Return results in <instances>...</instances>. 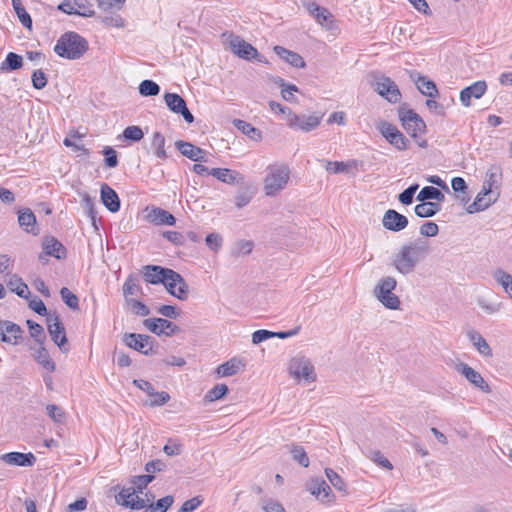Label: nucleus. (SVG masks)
Listing matches in <instances>:
<instances>
[{"instance_id": "1", "label": "nucleus", "mask_w": 512, "mask_h": 512, "mask_svg": "<svg viewBox=\"0 0 512 512\" xmlns=\"http://www.w3.org/2000/svg\"><path fill=\"white\" fill-rule=\"evenodd\" d=\"M143 278L150 284H163L169 294L179 300H186L189 286L176 271L159 265H145L142 268Z\"/></svg>"}, {"instance_id": "2", "label": "nucleus", "mask_w": 512, "mask_h": 512, "mask_svg": "<svg viewBox=\"0 0 512 512\" xmlns=\"http://www.w3.org/2000/svg\"><path fill=\"white\" fill-rule=\"evenodd\" d=\"M429 252L428 242L423 238H418L401 246L393 256V266L403 275L410 274Z\"/></svg>"}, {"instance_id": "3", "label": "nucleus", "mask_w": 512, "mask_h": 512, "mask_svg": "<svg viewBox=\"0 0 512 512\" xmlns=\"http://www.w3.org/2000/svg\"><path fill=\"white\" fill-rule=\"evenodd\" d=\"M88 41L74 31L63 33L54 46V52L68 60L80 59L88 50Z\"/></svg>"}, {"instance_id": "4", "label": "nucleus", "mask_w": 512, "mask_h": 512, "mask_svg": "<svg viewBox=\"0 0 512 512\" xmlns=\"http://www.w3.org/2000/svg\"><path fill=\"white\" fill-rule=\"evenodd\" d=\"M398 116L403 128L416 141L421 148L427 147V141L421 138L426 132V124L424 120L413 110L405 106L398 109Z\"/></svg>"}, {"instance_id": "5", "label": "nucleus", "mask_w": 512, "mask_h": 512, "mask_svg": "<svg viewBox=\"0 0 512 512\" xmlns=\"http://www.w3.org/2000/svg\"><path fill=\"white\" fill-rule=\"evenodd\" d=\"M290 179V169L286 164H275L267 167L264 178V192L267 196H276L282 191Z\"/></svg>"}, {"instance_id": "6", "label": "nucleus", "mask_w": 512, "mask_h": 512, "mask_svg": "<svg viewBox=\"0 0 512 512\" xmlns=\"http://www.w3.org/2000/svg\"><path fill=\"white\" fill-rule=\"evenodd\" d=\"M397 286V281L392 276H386L379 280L374 289V296L386 308L396 310L400 306L399 297L393 293Z\"/></svg>"}, {"instance_id": "7", "label": "nucleus", "mask_w": 512, "mask_h": 512, "mask_svg": "<svg viewBox=\"0 0 512 512\" xmlns=\"http://www.w3.org/2000/svg\"><path fill=\"white\" fill-rule=\"evenodd\" d=\"M289 373L298 381L304 380L311 383L316 380V373L312 362L304 357L297 356L291 359L289 364Z\"/></svg>"}, {"instance_id": "8", "label": "nucleus", "mask_w": 512, "mask_h": 512, "mask_svg": "<svg viewBox=\"0 0 512 512\" xmlns=\"http://www.w3.org/2000/svg\"><path fill=\"white\" fill-rule=\"evenodd\" d=\"M373 89L390 103H398L401 99V92L396 83L384 75L374 77Z\"/></svg>"}, {"instance_id": "9", "label": "nucleus", "mask_w": 512, "mask_h": 512, "mask_svg": "<svg viewBox=\"0 0 512 512\" xmlns=\"http://www.w3.org/2000/svg\"><path fill=\"white\" fill-rule=\"evenodd\" d=\"M57 9L67 15H77L84 18L95 16L94 5L90 0H63Z\"/></svg>"}, {"instance_id": "10", "label": "nucleus", "mask_w": 512, "mask_h": 512, "mask_svg": "<svg viewBox=\"0 0 512 512\" xmlns=\"http://www.w3.org/2000/svg\"><path fill=\"white\" fill-rule=\"evenodd\" d=\"M47 328L52 341L63 353H67L69 351L68 340L65 328L58 315H47Z\"/></svg>"}, {"instance_id": "11", "label": "nucleus", "mask_w": 512, "mask_h": 512, "mask_svg": "<svg viewBox=\"0 0 512 512\" xmlns=\"http://www.w3.org/2000/svg\"><path fill=\"white\" fill-rule=\"evenodd\" d=\"M321 116L316 115H297L292 110H288L286 116L287 125L294 130L309 132L317 128L321 123Z\"/></svg>"}, {"instance_id": "12", "label": "nucleus", "mask_w": 512, "mask_h": 512, "mask_svg": "<svg viewBox=\"0 0 512 512\" xmlns=\"http://www.w3.org/2000/svg\"><path fill=\"white\" fill-rule=\"evenodd\" d=\"M378 129L381 135L397 150L403 151L407 149L409 140L395 125L383 121L378 126Z\"/></svg>"}, {"instance_id": "13", "label": "nucleus", "mask_w": 512, "mask_h": 512, "mask_svg": "<svg viewBox=\"0 0 512 512\" xmlns=\"http://www.w3.org/2000/svg\"><path fill=\"white\" fill-rule=\"evenodd\" d=\"M124 343L144 355H152L153 354V343L154 339L145 334L138 333H127L123 338Z\"/></svg>"}, {"instance_id": "14", "label": "nucleus", "mask_w": 512, "mask_h": 512, "mask_svg": "<svg viewBox=\"0 0 512 512\" xmlns=\"http://www.w3.org/2000/svg\"><path fill=\"white\" fill-rule=\"evenodd\" d=\"M143 325L158 336L170 337L180 331L176 324L164 318H148L143 321Z\"/></svg>"}, {"instance_id": "15", "label": "nucleus", "mask_w": 512, "mask_h": 512, "mask_svg": "<svg viewBox=\"0 0 512 512\" xmlns=\"http://www.w3.org/2000/svg\"><path fill=\"white\" fill-rule=\"evenodd\" d=\"M135 488H122L115 496V502L118 505L130 508L132 510H141L146 507V500L137 495Z\"/></svg>"}, {"instance_id": "16", "label": "nucleus", "mask_w": 512, "mask_h": 512, "mask_svg": "<svg viewBox=\"0 0 512 512\" xmlns=\"http://www.w3.org/2000/svg\"><path fill=\"white\" fill-rule=\"evenodd\" d=\"M164 101L170 111L182 115L183 119L191 124L194 122V116L187 108L186 101L177 93H165Z\"/></svg>"}, {"instance_id": "17", "label": "nucleus", "mask_w": 512, "mask_h": 512, "mask_svg": "<svg viewBox=\"0 0 512 512\" xmlns=\"http://www.w3.org/2000/svg\"><path fill=\"white\" fill-rule=\"evenodd\" d=\"M231 47L233 52L242 59H255L257 62L264 61V56L259 54L255 47L243 39H240L239 37L231 41Z\"/></svg>"}, {"instance_id": "18", "label": "nucleus", "mask_w": 512, "mask_h": 512, "mask_svg": "<svg viewBox=\"0 0 512 512\" xmlns=\"http://www.w3.org/2000/svg\"><path fill=\"white\" fill-rule=\"evenodd\" d=\"M456 370L463 375L471 384L479 388L484 393H490L491 389L481 374L466 363H460Z\"/></svg>"}, {"instance_id": "19", "label": "nucleus", "mask_w": 512, "mask_h": 512, "mask_svg": "<svg viewBox=\"0 0 512 512\" xmlns=\"http://www.w3.org/2000/svg\"><path fill=\"white\" fill-rule=\"evenodd\" d=\"M408 223L407 217L394 209H388L382 218L384 228L393 232H399L405 229L408 226Z\"/></svg>"}, {"instance_id": "20", "label": "nucleus", "mask_w": 512, "mask_h": 512, "mask_svg": "<svg viewBox=\"0 0 512 512\" xmlns=\"http://www.w3.org/2000/svg\"><path fill=\"white\" fill-rule=\"evenodd\" d=\"M147 214L145 216L146 220L152 224L161 226L168 225L173 226L176 223V218L167 210L152 207L151 209H146Z\"/></svg>"}, {"instance_id": "21", "label": "nucleus", "mask_w": 512, "mask_h": 512, "mask_svg": "<svg viewBox=\"0 0 512 512\" xmlns=\"http://www.w3.org/2000/svg\"><path fill=\"white\" fill-rule=\"evenodd\" d=\"M0 460L8 465L31 467L36 462V457L33 453L9 452L1 455Z\"/></svg>"}, {"instance_id": "22", "label": "nucleus", "mask_w": 512, "mask_h": 512, "mask_svg": "<svg viewBox=\"0 0 512 512\" xmlns=\"http://www.w3.org/2000/svg\"><path fill=\"white\" fill-rule=\"evenodd\" d=\"M487 90V84L485 81H477L472 85L465 87L460 92V101L463 106L469 107L471 105V99L481 98Z\"/></svg>"}, {"instance_id": "23", "label": "nucleus", "mask_w": 512, "mask_h": 512, "mask_svg": "<svg viewBox=\"0 0 512 512\" xmlns=\"http://www.w3.org/2000/svg\"><path fill=\"white\" fill-rule=\"evenodd\" d=\"M22 329L19 325L11 321H3L0 330V340L2 342L17 345L22 338Z\"/></svg>"}, {"instance_id": "24", "label": "nucleus", "mask_w": 512, "mask_h": 512, "mask_svg": "<svg viewBox=\"0 0 512 512\" xmlns=\"http://www.w3.org/2000/svg\"><path fill=\"white\" fill-rule=\"evenodd\" d=\"M175 146L183 156L189 158L194 162L207 161V159L205 158L206 151H204L200 147L193 145L190 142L178 140L176 141Z\"/></svg>"}, {"instance_id": "25", "label": "nucleus", "mask_w": 512, "mask_h": 512, "mask_svg": "<svg viewBox=\"0 0 512 512\" xmlns=\"http://www.w3.org/2000/svg\"><path fill=\"white\" fill-rule=\"evenodd\" d=\"M100 193L103 205L112 213L118 212L120 209V199L116 191L104 183L101 185Z\"/></svg>"}, {"instance_id": "26", "label": "nucleus", "mask_w": 512, "mask_h": 512, "mask_svg": "<svg viewBox=\"0 0 512 512\" xmlns=\"http://www.w3.org/2000/svg\"><path fill=\"white\" fill-rule=\"evenodd\" d=\"M42 248L46 251L50 257L56 259H65L67 256V249L65 246L55 237H46L42 242Z\"/></svg>"}, {"instance_id": "27", "label": "nucleus", "mask_w": 512, "mask_h": 512, "mask_svg": "<svg viewBox=\"0 0 512 512\" xmlns=\"http://www.w3.org/2000/svg\"><path fill=\"white\" fill-rule=\"evenodd\" d=\"M502 167L499 164H492L487 172L483 184L485 193H492L493 188L498 187L502 180Z\"/></svg>"}, {"instance_id": "28", "label": "nucleus", "mask_w": 512, "mask_h": 512, "mask_svg": "<svg viewBox=\"0 0 512 512\" xmlns=\"http://www.w3.org/2000/svg\"><path fill=\"white\" fill-rule=\"evenodd\" d=\"M18 223L28 233L38 234L36 228V217L31 209L26 208L18 211Z\"/></svg>"}, {"instance_id": "29", "label": "nucleus", "mask_w": 512, "mask_h": 512, "mask_svg": "<svg viewBox=\"0 0 512 512\" xmlns=\"http://www.w3.org/2000/svg\"><path fill=\"white\" fill-rule=\"evenodd\" d=\"M490 194L491 193H485L484 187H482V190L477 194L474 202L467 207V212L473 214L487 209L496 201V198H491Z\"/></svg>"}, {"instance_id": "30", "label": "nucleus", "mask_w": 512, "mask_h": 512, "mask_svg": "<svg viewBox=\"0 0 512 512\" xmlns=\"http://www.w3.org/2000/svg\"><path fill=\"white\" fill-rule=\"evenodd\" d=\"M274 51L281 59L285 60L293 67L303 68L306 65L304 59L296 52L290 51L281 46H275Z\"/></svg>"}, {"instance_id": "31", "label": "nucleus", "mask_w": 512, "mask_h": 512, "mask_svg": "<svg viewBox=\"0 0 512 512\" xmlns=\"http://www.w3.org/2000/svg\"><path fill=\"white\" fill-rule=\"evenodd\" d=\"M469 340L472 342L473 346L476 350L485 357L492 356V349L487 343V341L482 337L480 333L475 330H470L467 333Z\"/></svg>"}, {"instance_id": "32", "label": "nucleus", "mask_w": 512, "mask_h": 512, "mask_svg": "<svg viewBox=\"0 0 512 512\" xmlns=\"http://www.w3.org/2000/svg\"><path fill=\"white\" fill-rule=\"evenodd\" d=\"M209 175L214 176L216 179L226 184H234L238 182L239 177L240 179H243L238 172L228 168H212Z\"/></svg>"}, {"instance_id": "33", "label": "nucleus", "mask_w": 512, "mask_h": 512, "mask_svg": "<svg viewBox=\"0 0 512 512\" xmlns=\"http://www.w3.org/2000/svg\"><path fill=\"white\" fill-rule=\"evenodd\" d=\"M7 286L11 292H14L21 298L28 299L30 296V291L27 284L24 283L22 278L16 274L10 276L9 280L7 281Z\"/></svg>"}, {"instance_id": "34", "label": "nucleus", "mask_w": 512, "mask_h": 512, "mask_svg": "<svg viewBox=\"0 0 512 512\" xmlns=\"http://www.w3.org/2000/svg\"><path fill=\"white\" fill-rule=\"evenodd\" d=\"M33 356L35 361L44 369L49 372L55 371L56 365L43 345H39V347L35 349Z\"/></svg>"}, {"instance_id": "35", "label": "nucleus", "mask_w": 512, "mask_h": 512, "mask_svg": "<svg viewBox=\"0 0 512 512\" xmlns=\"http://www.w3.org/2000/svg\"><path fill=\"white\" fill-rule=\"evenodd\" d=\"M441 210L440 203L437 202H421L414 207L415 214L420 218H430Z\"/></svg>"}, {"instance_id": "36", "label": "nucleus", "mask_w": 512, "mask_h": 512, "mask_svg": "<svg viewBox=\"0 0 512 512\" xmlns=\"http://www.w3.org/2000/svg\"><path fill=\"white\" fill-rule=\"evenodd\" d=\"M310 491L322 502H329L332 490L324 480L313 481Z\"/></svg>"}, {"instance_id": "37", "label": "nucleus", "mask_w": 512, "mask_h": 512, "mask_svg": "<svg viewBox=\"0 0 512 512\" xmlns=\"http://www.w3.org/2000/svg\"><path fill=\"white\" fill-rule=\"evenodd\" d=\"M416 199L419 202H429L428 200H436L437 203H439L444 201L445 196L438 188L433 186H425L420 190Z\"/></svg>"}, {"instance_id": "38", "label": "nucleus", "mask_w": 512, "mask_h": 512, "mask_svg": "<svg viewBox=\"0 0 512 512\" xmlns=\"http://www.w3.org/2000/svg\"><path fill=\"white\" fill-rule=\"evenodd\" d=\"M492 277L512 299V275L498 268L493 271Z\"/></svg>"}, {"instance_id": "39", "label": "nucleus", "mask_w": 512, "mask_h": 512, "mask_svg": "<svg viewBox=\"0 0 512 512\" xmlns=\"http://www.w3.org/2000/svg\"><path fill=\"white\" fill-rule=\"evenodd\" d=\"M418 90L425 96L435 98L438 96L436 84L424 76H418L416 80Z\"/></svg>"}, {"instance_id": "40", "label": "nucleus", "mask_w": 512, "mask_h": 512, "mask_svg": "<svg viewBox=\"0 0 512 512\" xmlns=\"http://www.w3.org/2000/svg\"><path fill=\"white\" fill-rule=\"evenodd\" d=\"M243 366L240 360L236 358H232L229 361L221 364L217 368V374L222 377H228L235 375L239 370L240 367Z\"/></svg>"}, {"instance_id": "41", "label": "nucleus", "mask_w": 512, "mask_h": 512, "mask_svg": "<svg viewBox=\"0 0 512 512\" xmlns=\"http://www.w3.org/2000/svg\"><path fill=\"white\" fill-rule=\"evenodd\" d=\"M13 9L20 23L28 29L32 28V18L23 6L22 0H11Z\"/></svg>"}, {"instance_id": "42", "label": "nucleus", "mask_w": 512, "mask_h": 512, "mask_svg": "<svg viewBox=\"0 0 512 512\" xmlns=\"http://www.w3.org/2000/svg\"><path fill=\"white\" fill-rule=\"evenodd\" d=\"M23 65V58L17 53L9 52L5 60L1 63L2 71H14L20 69Z\"/></svg>"}, {"instance_id": "43", "label": "nucleus", "mask_w": 512, "mask_h": 512, "mask_svg": "<svg viewBox=\"0 0 512 512\" xmlns=\"http://www.w3.org/2000/svg\"><path fill=\"white\" fill-rule=\"evenodd\" d=\"M151 146L155 149V155L156 157L160 159H166L167 153L164 149L165 146V137L162 133L156 131L153 134Z\"/></svg>"}, {"instance_id": "44", "label": "nucleus", "mask_w": 512, "mask_h": 512, "mask_svg": "<svg viewBox=\"0 0 512 512\" xmlns=\"http://www.w3.org/2000/svg\"><path fill=\"white\" fill-rule=\"evenodd\" d=\"M234 125L238 130L250 138L254 140L261 139V132L253 127L250 123L238 119L234 121Z\"/></svg>"}, {"instance_id": "45", "label": "nucleus", "mask_w": 512, "mask_h": 512, "mask_svg": "<svg viewBox=\"0 0 512 512\" xmlns=\"http://www.w3.org/2000/svg\"><path fill=\"white\" fill-rule=\"evenodd\" d=\"M123 293L127 299H130L129 296H134L142 293V288L137 283V278L133 275H130L123 285Z\"/></svg>"}, {"instance_id": "46", "label": "nucleus", "mask_w": 512, "mask_h": 512, "mask_svg": "<svg viewBox=\"0 0 512 512\" xmlns=\"http://www.w3.org/2000/svg\"><path fill=\"white\" fill-rule=\"evenodd\" d=\"M26 323L29 328L31 337L34 338V340L39 345H44V342L46 340V335H45L43 327L40 324H38L32 320H27Z\"/></svg>"}, {"instance_id": "47", "label": "nucleus", "mask_w": 512, "mask_h": 512, "mask_svg": "<svg viewBox=\"0 0 512 512\" xmlns=\"http://www.w3.org/2000/svg\"><path fill=\"white\" fill-rule=\"evenodd\" d=\"M229 389L226 384H217L212 389H210L204 396V400L206 402H213L223 398Z\"/></svg>"}, {"instance_id": "48", "label": "nucleus", "mask_w": 512, "mask_h": 512, "mask_svg": "<svg viewBox=\"0 0 512 512\" xmlns=\"http://www.w3.org/2000/svg\"><path fill=\"white\" fill-rule=\"evenodd\" d=\"M139 93L144 96H156L160 92V86L153 80H143L139 85Z\"/></svg>"}, {"instance_id": "49", "label": "nucleus", "mask_w": 512, "mask_h": 512, "mask_svg": "<svg viewBox=\"0 0 512 512\" xmlns=\"http://www.w3.org/2000/svg\"><path fill=\"white\" fill-rule=\"evenodd\" d=\"M60 295L63 302L72 310L79 309V299L76 294L71 292L67 287H62Z\"/></svg>"}, {"instance_id": "50", "label": "nucleus", "mask_w": 512, "mask_h": 512, "mask_svg": "<svg viewBox=\"0 0 512 512\" xmlns=\"http://www.w3.org/2000/svg\"><path fill=\"white\" fill-rule=\"evenodd\" d=\"M122 136L127 141L138 142L144 137V133L139 126L132 125L124 129Z\"/></svg>"}, {"instance_id": "51", "label": "nucleus", "mask_w": 512, "mask_h": 512, "mask_svg": "<svg viewBox=\"0 0 512 512\" xmlns=\"http://www.w3.org/2000/svg\"><path fill=\"white\" fill-rule=\"evenodd\" d=\"M325 474L330 483L339 491H345L346 485L343 479L331 468L325 469Z\"/></svg>"}, {"instance_id": "52", "label": "nucleus", "mask_w": 512, "mask_h": 512, "mask_svg": "<svg viewBox=\"0 0 512 512\" xmlns=\"http://www.w3.org/2000/svg\"><path fill=\"white\" fill-rule=\"evenodd\" d=\"M153 480L154 476L151 474L135 476L132 480V483L134 485L132 488H135L137 492L142 493V491L147 487V485L151 483Z\"/></svg>"}, {"instance_id": "53", "label": "nucleus", "mask_w": 512, "mask_h": 512, "mask_svg": "<svg viewBox=\"0 0 512 512\" xmlns=\"http://www.w3.org/2000/svg\"><path fill=\"white\" fill-rule=\"evenodd\" d=\"M32 85L35 89L41 90L46 87L48 79L43 70L38 69L32 73Z\"/></svg>"}, {"instance_id": "54", "label": "nucleus", "mask_w": 512, "mask_h": 512, "mask_svg": "<svg viewBox=\"0 0 512 512\" xmlns=\"http://www.w3.org/2000/svg\"><path fill=\"white\" fill-rule=\"evenodd\" d=\"M291 453L293 456V459L297 461L300 465L303 467L309 466V458L307 456V453L305 452L304 448L301 446H294L291 449Z\"/></svg>"}, {"instance_id": "55", "label": "nucleus", "mask_w": 512, "mask_h": 512, "mask_svg": "<svg viewBox=\"0 0 512 512\" xmlns=\"http://www.w3.org/2000/svg\"><path fill=\"white\" fill-rule=\"evenodd\" d=\"M418 184H412L408 188H406L403 192H401L398 196V200L404 204L409 205L413 202V197L415 192L418 190Z\"/></svg>"}, {"instance_id": "56", "label": "nucleus", "mask_w": 512, "mask_h": 512, "mask_svg": "<svg viewBox=\"0 0 512 512\" xmlns=\"http://www.w3.org/2000/svg\"><path fill=\"white\" fill-rule=\"evenodd\" d=\"M46 411L49 417L56 423H61L65 417L63 409L55 404L47 405Z\"/></svg>"}, {"instance_id": "57", "label": "nucleus", "mask_w": 512, "mask_h": 512, "mask_svg": "<svg viewBox=\"0 0 512 512\" xmlns=\"http://www.w3.org/2000/svg\"><path fill=\"white\" fill-rule=\"evenodd\" d=\"M127 303L130 305L135 314L139 316H148L150 309L143 302L135 299H127Z\"/></svg>"}, {"instance_id": "58", "label": "nucleus", "mask_w": 512, "mask_h": 512, "mask_svg": "<svg viewBox=\"0 0 512 512\" xmlns=\"http://www.w3.org/2000/svg\"><path fill=\"white\" fill-rule=\"evenodd\" d=\"M202 502L203 499L201 496L193 497L185 501L177 512H193L202 504Z\"/></svg>"}, {"instance_id": "59", "label": "nucleus", "mask_w": 512, "mask_h": 512, "mask_svg": "<svg viewBox=\"0 0 512 512\" xmlns=\"http://www.w3.org/2000/svg\"><path fill=\"white\" fill-rule=\"evenodd\" d=\"M103 155L105 156V165L109 168H114L118 165L117 153L112 147H105L103 150Z\"/></svg>"}, {"instance_id": "60", "label": "nucleus", "mask_w": 512, "mask_h": 512, "mask_svg": "<svg viewBox=\"0 0 512 512\" xmlns=\"http://www.w3.org/2000/svg\"><path fill=\"white\" fill-rule=\"evenodd\" d=\"M439 227L435 222L428 221L424 222L420 226V234L426 237H434L438 234Z\"/></svg>"}, {"instance_id": "61", "label": "nucleus", "mask_w": 512, "mask_h": 512, "mask_svg": "<svg viewBox=\"0 0 512 512\" xmlns=\"http://www.w3.org/2000/svg\"><path fill=\"white\" fill-rule=\"evenodd\" d=\"M101 21L105 26L108 27L122 28L125 24L124 19L118 14L105 16L101 19Z\"/></svg>"}, {"instance_id": "62", "label": "nucleus", "mask_w": 512, "mask_h": 512, "mask_svg": "<svg viewBox=\"0 0 512 512\" xmlns=\"http://www.w3.org/2000/svg\"><path fill=\"white\" fill-rule=\"evenodd\" d=\"M182 445L169 439L163 447V451L167 456H176L181 453Z\"/></svg>"}, {"instance_id": "63", "label": "nucleus", "mask_w": 512, "mask_h": 512, "mask_svg": "<svg viewBox=\"0 0 512 512\" xmlns=\"http://www.w3.org/2000/svg\"><path fill=\"white\" fill-rule=\"evenodd\" d=\"M88 501L86 498L82 497L74 501L73 503H70L66 511L67 512H81L84 511L87 508Z\"/></svg>"}, {"instance_id": "64", "label": "nucleus", "mask_w": 512, "mask_h": 512, "mask_svg": "<svg viewBox=\"0 0 512 512\" xmlns=\"http://www.w3.org/2000/svg\"><path fill=\"white\" fill-rule=\"evenodd\" d=\"M174 498L171 495H167L154 503V506L159 512H166L173 504Z\"/></svg>"}]
</instances>
